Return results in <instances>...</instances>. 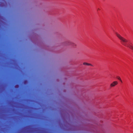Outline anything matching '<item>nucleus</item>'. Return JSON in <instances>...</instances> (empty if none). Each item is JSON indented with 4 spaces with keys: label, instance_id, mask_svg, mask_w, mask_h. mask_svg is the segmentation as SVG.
<instances>
[{
    "label": "nucleus",
    "instance_id": "obj_5",
    "mask_svg": "<svg viewBox=\"0 0 133 133\" xmlns=\"http://www.w3.org/2000/svg\"><path fill=\"white\" fill-rule=\"evenodd\" d=\"M87 65H90V66H93V65L92 64H90L88 63H87Z\"/></svg>",
    "mask_w": 133,
    "mask_h": 133
},
{
    "label": "nucleus",
    "instance_id": "obj_6",
    "mask_svg": "<svg viewBox=\"0 0 133 133\" xmlns=\"http://www.w3.org/2000/svg\"><path fill=\"white\" fill-rule=\"evenodd\" d=\"M87 63L86 62H84L83 63V64L84 65H87Z\"/></svg>",
    "mask_w": 133,
    "mask_h": 133
},
{
    "label": "nucleus",
    "instance_id": "obj_2",
    "mask_svg": "<svg viewBox=\"0 0 133 133\" xmlns=\"http://www.w3.org/2000/svg\"><path fill=\"white\" fill-rule=\"evenodd\" d=\"M65 43L66 45H71L74 48H75L76 45L74 43L70 41H67Z\"/></svg>",
    "mask_w": 133,
    "mask_h": 133
},
{
    "label": "nucleus",
    "instance_id": "obj_3",
    "mask_svg": "<svg viewBox=\"0 0 133 133\" xmlns=\"http://www.w3.org/2000/svg\"><path fill=\"white\" fill-rule=\"evenodd\" d=\"M118 83L117 82L115 81L113 82L110 85V86L111 87H113L115 86Z\"/></svg>",
    "mask_w": 133,
    "mask_h": 133
},
{
    "label": "nucleus",
    "instance_id": "obj_1",
    "mask_svg": "<svg viewBox=\"0 0 133 133\" xmlns=\"http://www.w3.org/2000/svg\"><path fill=\"white\" fill-rule=\"evenodd\" d=\"M116 35L117 36L120 40L121 43L125 46H127L131 49L133 50V46L130 44L128 45H127L126 43L128 42V40L124 38L120 34L116 33Z\"/></svg>",
    "mask_w": 133,
    "mask_h": 133
},
{
    "label": "nucleus",
    "instance_id": "obj_4",
    "mask_svg": "<svg viewBox=\"0 0 133 133\" xmlns=\"http://www.w3.org/2000/svg\"><path fill=\"white\" fill-rule=\"evenodd\" d=\"M117 78L120 81L122 82V81L120 77L119 76H118L117 77Z\"/></svg>",
    "mask_w": 133,
    "mask_h": 133
}]
</instances>
